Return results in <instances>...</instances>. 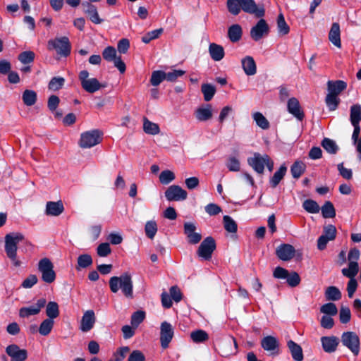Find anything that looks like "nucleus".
Listing matches in <instances>:
<instances>
[{
	"label": "nucleus",
	"mask_w": 361,
	"mask_h": 361,
	"mask_svg": "<svg viewBox=\"0 0 361 361\" xmlns=\"http://www.w3.org/2000/svg\"><path fill=\"white\" fill-rule=\"evenodd\" d=\"M269 27L264 19H260L250 30V37L255 41H259L264 35H267Z\"/></svg>",
	"instance_id": "2eb2a0df"
},
{
	"label": "nucleus",
	"mask_w": 361,
	"mask_h": 361,
	"mask_svg": "<svg viewBox=\"0 0 361 361\" xmlns=\"http://www.w3.org/2000/svg\"><path fill=\"white\" fill-rule=\"evenodd\" d=\"M96 322L95 314L93 310H87L81 319L80 329L83 332L90 331Z\"/></svg>",
	"instance_id": "6ab92c4d"
},
{
	"label": "nucleus",
	"mask_w": 361,
	"mask_h": 361,
	"mask_svg": "<svg viewBox=\"0 0 361 361\" xmlns=\"http://www.w3.org/2000/svg\"><path fill=\"white\" fill-rule=\"evenodd\" d=\"M79 79L82 87L89 93H94L100 90L102 87V84L97 78H89V73L86 70L80 72Z\"/></svg>",
	"instance_id": "6e6552de"
},
{
	"label": "nucleus",
	"mask_w": 361,
	"mask_h": 361,
	"mask_svg": "<svg viewBox=\"0 0 361 361\" xmlns=\"http://www.w3.org/2000/svg\"><path fill=\"white\" fill-rule=\"evenodd\" d=\"M130 353V348L128 346L119 348L114 354L115 361H121Z\"/></svg>",
	"instance_id": "69168bd1"
},
{
	"label": "nucleus",
	"mask_w": 361,
	"mask_h": 361,
	"mask_svg": "<svg viewBox=\"0 0 361 361\" xmlns=\"http://www.w3.org/2000/svg\"><path fill=\"white\" fill-rule=\"evenodd\" d=\"M46 314L47 318L54 320L59 315V307L57 302L54 301L49 302L46 305Z\"/></svg>",
	"instance_id": "72a5a7b5"
},
{
	"label": "nucleus",
	"mask_w": 361,
	"mask_h": 361,
	"mask_svg": "<svg viewBox=\"0 0 361 361\" xmlns=\"http://www.w3.org/2000/svg\"><path fill=\"white\" fill-rule=\"evenodd\" d=\"M164 80H166V73L161 71H156L152 73L150 82L153 86H157Z\"/></svg>",
	"instance_id": "5fc2aeb1"
},
{
	"label": "nucleus",
	"mask_w": 361,
	"mask_h": 361,
	"mask_svg": "<svg viewBox=\"0 0 361 361\" xmlns=\"http://www.w3.org/2000/svg\"><path fill=\"white\" fill-rule=\"evenodd\" d=\"M109 283L112 293H116L121 290L126 298H133V282L130 274L126 272L120 276H112Z\"/></svg>",
	"instance_id": "f03ea898"
},
{
	"label": "nucleus",
	"mask_w": 361,
	"mask_h": 361,
	"mask_svg": "<svg viewBox=\"0 0 361 361\" xmlns=\"http://www.w3.org/2000/svg\"><path fill=\"white\" fill-rule=\"evenodd\" d=\"M145 232L147 238L153 239L157 232V225L154 221H149L145 226Z\"/></svg>",
	"instance_id": "09e8293b"
},
{
	"label": "nucleus",
	"mask_w": 361,
	"mask_h": 361,
	"mask_svg": "<svg viewBox=\"0 0 361 361\" xmlns=\"http://www.w3.org/2000/svg\"><path fill=\"white\" fill-rule=\"evenodd\" d=\"M253 118L257 125L262 129H268L269 123L268 120L260 112H255L253 114Z\"/></svg>",
	"instance_id": "603ef678"
},
{
	"label": "nucleus",
	"mask_w": 361,
	"mask_h": 361,
	"mask_svg": "<svg viewBox=\"0 0 361 361\" xmlns=\"http://www.w3.org/2000/svg\"><path fill=\"white\" fill-rule=\"evenodd\" d=\"M321 342L323 350L328 353H334L336 350L339 344V339L336 336H322Z\"/></svg>",
	"instance_id": "412c9836"
},
{
	"label": "nucleus",
	"mask_w": 361,
	"mask_h": 361,
	"mask_svg": "<svg viewBox=\"0 0 361 361\" xmlns=\"http://www.w3.org/2000/svg\"><path fill=\"white\" fill-rule=\"evenodd\" d=\"M4 239V250L6 256L14 267H20L22 262L18 259L17 255L18 244L21 241H25L26 247H32V244L29 240H25L24 235L18 232L8 233L5 235Z\"/></svg>",
	"instance_id": "f257e3e1"
},
{
	"label": "nucleus",
	"mask_w": 361,
	"mask_h": 361,
	"mask_svg": "<svg viewBox=\"0 0 361 361\" xmlns=\"http://www.w3.org/2000/svg\"><path fill=\"white\" fill-rule=\"evenodd\" d=\"M241 10L249 14H252L257 18H262L265 14V10L262 5H257L254 0H240Z\"/></svg>",
	"instance_id": "9b49d317"
},
{
	"label": "nucleus",
	"mask_w": 361,
	"mask_h": 361,
	"mask_svg": "<svg viewBox=\"0 0 361 361\" xmlns=\"http://www.w3.org/2000/svg\"><path fill=\"white\" fill-rule=\"evenodd\" d=\"M54 320L49 318L45 319L39 325L38 329L39 334L44 336L49 335L51 333L54 327Z\"/></svg>",
	"instance_id": "c9c22d12"
},
{
	"label": "nucleus",
	"mask_w": 361,
	"mask_h": 361,
	"mask_svg": "<svg viewBox=\"0 0 361 361\" xmlns=\"http://www.w3.org/2000/svg\"><path fill=\"white\" fill-rule=\"evenodd\" d=\"M226 6L229 13L233 16L238 15L241 11L240 0H226Z\"/></svg>",
	"instance_id": "79ce46f5"
},
{
	"label": "nucleus",
	"mask_w": 361,
	"mask_h": 361,
	"mask_svg": "<svg viewBox=\"0 0 361 361\" xmlns=\"http://www.w3.org/2000/svg\"><path fill=\"white\" fill-rule=\"evenodd\" d=\"M288 111L290 114H293L298 120L302 121L305 116L303 111L301 110V107L299 101L295 97H292L288 101Z\"/></svg>",
	"instance_id": "5701e85b"
},
{
	"label": "nucleus",
	"mask_w": 361,
	"mask_h": 361,
	"mask_svg": "<svg viewBox=\"0 0 361 361\" xmlns=\"http://www.w3.org/2000/svg\"><path fill=\"white\" fill-rule=\"evenodd\" d=\"M286 279L288 286L290 287H296L300 284L301 281L299 274L295 271H293L290 274L289 273Z\"/></svg>",
	"instance_id": "e2e57ef3"
},
{
	"label": "nucleus",
	"mask_w": 361,
	"mask_h": 361,
	"mask_svg": "<svg viewBox=\"0 0 361 361\" xmlns=\"http://www.w3.org/2000/svg\"><path fill=\"white\" fill-rule=\"evenodd\" d=\"M22 99L26 106H32L37 100V94L35 91L26 90L23 92Z\"/></svg>",
	"instance_id": "ea45409f"
},
{
	"label": "nucleus",
	"mask_w": 361,
	"mask_h": 361,
	"mask_svg": "<svg viewBox=\"0 0 361 361\" xmlns=\"http://www.w3.org/2000/svg\"><path fill=\"white\" fill-rule=\"evenodd\" d=\"M143 130L145 133L149 135H157L160 132L158 124L151 122L147 118L143 119Z\"/></svg>",
	"instance_id": "f704fd0d"
},
{
	"label": "nucleus",
	"mask_w": 361,
	"mask_h": 361,
	"mask_svg": "<svg viewBox=\"0 0 361 361\" xmlns=\"http://www.w3.org/2000/svg\"><path fill=\"white\" fill-rule=\"evenodd\" d=\"M102 56L104 60L113 62L116 68L121 73L126 71V64L121 59L120 55H118L117 50L112 46H108L102 51Z\"/></svg>",
	"instance_id": "39448f33"
},
{
	"label": "nucleus",
	"mask_w": 361,
	"mask_h": 361,
	"mask_svg": "<svg viewBox=\"0 0 361 361\" xmlns=\"http://www.w3.org/2000/svg\"><path fill=\"white\" fill-rule=\"evenodd\" d=\"M209 53L211 58L215 61H221L225 55L224 47L216 43H211L209 44Z\"/></svg>",
	"instance_id": "c85d7f7f"
},
{
	"label": "nucleus",
	"mask_w": 361,
	"mask_h": 361,
	"mask_svg": "<svg viewBox=\"0 0 361 361\" xmlns=\"http://www.w3.org/2000/svg\"><path fill=\"white\" fill-rule=\"evenodd\" d=\"M130 47V42L126 38H123L118 42L117 50L119 54H125L127 53Z\"/></svg>",
	"instance_id": "774afa93"
},
{
	"label": "nucleus",
	"mask_w": 361,
	"mask_h": 361,
	"mask_svg": "<svg viewBox=\"0 0 361 361\" xmlns=\"http://www.w3.org/2000/svg\"><path fill=\"white\" fill-rule=\"evenodd\" d=\"M305 164L301 161H296L290 168V172L294 178H299L305 171Z\"/></svg>",
	"instance_id": "e433bc0d"
},
{
	"label": "nucleus",
	"mask_w": 361,
	"mask_h": 361,
	"mask_svg": "<svg viewBox=\"0 0 361 361\" xmlns=\"http://www.w3.org/2000/svg\"><path fill=\"white\" fill-rule=\"evenodd\" d=\"M340 322L342 324H347L351 318L350 310L347 307H342L339 312Z\"/></svg>",
	"instance_id": "0e129e2a"
},
{
	"label": "nucleus",
	"mask_w": 361,
	"mask_h": 361,
	"mask_svg": "<svg viewBox=\"0 0 361 361\" xmlns=\"http://www.w3.org/2000/svg\"><path fill=\"white\" fill-rule=\"evenodd\" d=\"M194 114L199 121L203 122L210 120L213 116L212 105L207 104L204 106H200L195 110Z\"/></svg>",
	"instance_id": "4be33fe9"
},
{
	"label": "nucleus",
	"mask_w": 361,
	"mask_h": 361,
	"mask_svg": "<svg viewBox=\"0 0 361 361\" xmlns=\"http://www.w3.org/2000/svg\"><path fill=\"white\" fill-rule=\"evenodd\" d=\"M326 104L329 111H334L336 109L339 104V99L337 97V96L328 93L326 97Z\"/></svg>",
	"instance_id": "bf43d9fd"
},
{
	"label": "nucleus",
	"mask_w": 361,
	"mask_h": 361,
	"mask_svg": "<svg viewBox=\"0 0 361 361\" xmlns=\"http://www.w3.org/2000/svg\"><path fill=\"white\" fill-rule=\"evenodd\" d=\"M6 353L11 357V361H25L27 357V351L20 349L16 344L8 345L6 348Z\"/></svg>",
	"instance_id": "dca6fc26"
},
{
	"label": "nucleus",
	"mask_w": 361,
	"mask_h": 361,
	"mask_svg": "<svg viewBox=\"0 0 361 361\" xmlns=\"http://www.w3.org/2000/svg\"><path fill=\"white\" fill-rule=\"evenodd\" d=\"M329 94L337 96L347 87V84L343 80H329L327 83Z\"/></svg>",
	"instance_id": "a878e982"
},
{
	"label": "nucleus",
	"mask_w": 361,
	"mask_h": 361,
	"mask_svg": "<svg viewBox=\"0 0 361 361\" xmlns=\"http://www.w3.org/2000/svg\"><path fill=\"white\" fill-rule=\"evenodd\" d=\"M35 54L32 51H25L20 53L18 56V60L23 64H27L34 61Z\"/></svg>",
	"instance_id": "052dcab7"
},
{
	"label": "nucleus",
	"mask_w": 361,
	"mask_h": 361,
	"mask_svg": "<svg viewBox=\"0 0 361 361\" xmlns=\"http://www.w3.org/2000/svg\"><path fill=\"white\" fill-rule=\"evenodd\" d=\"M236 349L237 343L235 339L233 337L229 338L222 343L221 355L224 357H227L231 354L235 353Z\"/></svg>",
	"instance_id": "393cba45"
},
{
	"label": "nucleus",
	"mask_w": 361,
	"mask_h": 361,
	"mask_svg": "<svg viewBox=\"0 0 361 361\" xmlns=\"http://www.w3.org/2000/svg\"><path fill=\"white\" fill-rule=\"evenodd\" d=\"M322 146L329 153L335 154L338 150V147L333 140L324 138L322 142Z\"/></svg>",
	"instance_id": "37998d69"
},
{
	"label": "nucleus",
	"mask_w": 361,
	"mask_h": 361,
	"mask_svg": "<svg viewBox=\"0 0 361 361\" xmlns=\"http://www.w3.org/2000/svg\"><path fill=\"white\" fill-rule=\"evenodd\" d=\"M341 271L343 276L349 279H355L359 271V264L358 263H348V267L343 268Z\"/></svg>",
	"instance_id": "a19ab883"
},
{
	"label": "nucleus",
	"mask_w": 361,
	"mask_h": 361,
	"mask_svg": "<svg viewBox=\"0 0 361 361\" xmlns=\"http://www.w3.org/2000/svg\"><path fill=\"white\" fill-rule=\"evenodd\" d=\"M65 79L62 77H54L49 82L48 87L50 90L57 91L64 85Z\"/></svg>",
	"instance_id": "3c124183"
},
{
	"label": "nucleus",
	"mask_w": 361,
	"mask_h": 361,
	"mask_svg": "<svg viewBox=\"0 0 361 361\" xmlns=\"http://www.w3.org/2000/svg\"><path fill=\"white\" fill-rule=\"evenodd\" d=\"M173 334L174 330L172 325L167 322H163L160 326V343L164 349L169 347Z\"/></svg>",
	"instance_id": "f8f14e48"
},
{
	"label": "nucleus",
	"mask_w": 361,
	"mask_h": 361,
	"mask_svg": "<svg viewBox=\"0 0 361 361\" xmlns=\"http://www.w3.org/2000/svg\"><path fill=\"white\" fill-rule=\"evenodd\" d=\"M163 29L159 28L156 29L154 30L148 32L147 33L145 34L142 38L141 40L145 44L149 43L152 40L156 39L159 37V36L163 33Z\"/></svg>",
	"instance_id": "c03bdc74"
},
{
	"label": "nucleus",
	"mask_w": 361,
	"mask_h": 361,
	"mask_svg": "<svg viewBox=\"0 0 361 361\" xmlns=\"http://www.w3.org/2000/svg\"><path fill=\"white\" fill-rule=\"evenodd\" d=\"M287 345L294 360L302 361L303 360L304 356L300 345L292 340L287 342Z\"/></svg>",
	"instance_id": "cd10ccee"
},
{
	"label": "nucleus",
	"mask_w": 361,
	"mask_h": 361,
	"mask_svg": "<svg viewBox=\"0 0 361 361\" xmlns=\"http://www.w3.org/2000/svg\"><path fill=\"white\" fill-rule=\"evenodd\" d=\"M71 44L66 37L56 38L48 42V49H55L58 54L67 56L71 53Z\"/></svg>",
	"instance_id": "0eeeda50"
},
{
	"label": "nucleus",
	"mask_w": 361,
	"mask_h": 361,
	"mask_svg": "<svg viewBox=\"0 0 361 361\" xmlns=\"http://www.w3.org/2000/svg\"><path fill=\"white\" fill-rule=\"evenodd\" d=\"M201 90L204 95V99L206 102L210 101L216 92V89L214 86L210 84H203L201 87Z\"/></svg>",
	"instance_id": "49530a36"
},
{
	"label": "nucleus",
	"mask_w": 361,
	"mask_h": 361,
	"mask_svg": "<svg viewBox=\"0 0 361 361\" xmlns=\"http://www.w3.org/2000/svg\"><path fill=\"white\" fill-rule=\"evenodd\" d=\"M190 338L194 343H199L207 341L209 339V335L205 331L198 329L190 333Z\"/></svg>",
	"instance_id": "58836bf2"
},
{
	"label": "nucleus",
	"mask_w": 361,
	"mask_h": 361,
	"mask_svg": "<svg viewBox=\"0 0 361 361\" xmlns=\"http://www.w3.org/2000/svg\"><path fill=\"white\" fill-rule=\"evenodd\" d=\"M277 26L279 32L282 35H287L290 31L289 26L286 23L284 16L282 13H280L278 16Z\"/></svg>",
	"instance_id": "6e6d98bb"
},
{
	"label": "nucleus",
	"mask_w": 361,
	"mask_h": 361,
	"mask_svg": "<svg viewBox=\"0 0 361 361\" xmlns=\"http://www.w3.org/2000/svg\"><path fill=\"white\" fill-rule=\"evenodd\" d=\"M269 160V155L255 152L253 156L247 159L248 164L259 174L264 171L265 164Z\"/></svg>",
	"instance_id": "9d476101"
},
{
	"label": "nucleus",
	"mask_w": 361,
	"mask_h": 361,
	"mask_svg": "<svg viewBox=\"0 0 361 361\" xmlns=\"http://www.w3.org/2000/svg\"><path fill=\"white\" fill-rule=\"evenodd\" d=\"M243 35V30L240 25L233 24L228 29V37L231 42L235 43L240 40Z\"/></svg>",
	"instance_id": "c756f323"
},
{
	"label": "nucleus",
	"mask_w": 361,
	"mask_h": 361,
	"mask_svg": "<svg viewBox=\"0 0 361 361\" xmlns=\"http://www.w3.org/2000/svg\"><path fill=\"white\" fill-rule=\"evenodd\" d=\"M320 312L327 315L334 316L338 312V309L334 303L329 302L320 307Z\"/></svg>",
	"instance_id": "13d9d810"
},
{
	"label": "nucleus",
	"mask_w": 361,
	"mask_h": 361,
	"mask_svg": "<svg viewBox=\"0 0 361 361\" xmlns=\"http://www.w3.org/2000/svg\"><path fill=\"white\" fill-rule=\"evenodd\" d=\"M302 207L305 211L311 214H317L319 212V204L312 200H306L302 203Z\"/></svg>",
	"instance_id": "de8ad7c7"
},
{
	"label": "nucleus",
	"mask_w": 361,
	"mask_h": 361,
	"mask_svg": "<svg viewBox=\"0 0 361 361\" xmlns=\"http://www.w3.org/2000/svg\"><path fill=\"white\" fill-rule=\"evenodd\" d=\"M165 197L169 201H182L187 198L188 193L179 185H172L165 191Z\"/></svg>",
	"instance_id": "4468645a"
},
{
	"label": "nucleus",
	"mask_w": 361,
	"mask_h": 361,
	"mask_svg": "<svg viewBox=\"0 0 361 361\" xmlns=\"http://www.w3.org/2000/svg\"><path fill=\"white\" fill-rule=\"evenodd\" d=\"M83 11L88 16L90 20L94 24H100L103 20L99 18L97 7L90 2H82Z\"/></svg>",
	"instance_id": "aec40b11"
},
{
	"label": "nucleus",
	"mask_w": 361,
	"mask_h": 361,
	"mask_svg": "<svg viewBox=\"0 0 361 361\" xmlns=\"http://www.w3.org/2000/svg\"><path fill=\"white\" fill-rule=\"evenodd\" d=\"M261 345L264 350L270 352L271 355L279 354V343L276 338L272 336H265L261 341Z\"/></svg>",
	"instance_id": "a211bd4d"
},
{
	"label": "nucleus",
	"mask_w": 361,
	"mask_h": 361,
	"mask_svg": "<svg viewBox=\"0 0 361 361\" xmlns=\"http://www.w3.org/2000/svg\"><path fill=\"white\" fill-rule=\"evenodd\" d=\"M216 249V243L212 237H207L200 244L197 250V255L205 260L212 258L213 252Z\"/></svg>",
	"instance_id": "1a4fd4ad"
},
{
	"label": "nucleus",
	"mask_w": 361,
	"mask_h": 361,
	"mask_svg": "<svg viewBox=\"0 0 361 361\" xmlns=\"http://www.w3.org/2000/svg\"><path fill=\"white\" fill-rule=\"evenodd\" d=\"M226 166L230 171H239L240 169L239 160L233 157H231L228 159Z\"/></svg>",
	"instance_id": "338daca9"
},
{
	"label": "nucleus",
	"mask_w": 361,
	"mask_h": 361,
	"mask_svg": "<svg viewBox=\"0 0 361 361\" xmlns=\"http://www.w3.org/2000/svg\"><path fill=\"white\" fill-rule=\"evenodd\" d=\"M92 264V257L88 254H83L78 258L77 269L80 268H87Z\"/></svg>",
	"instance_id": "864d4df0"
},
{
	"label": "nucleus",
	"mask_w": 361,
	"mask_h": 361,
	"mask_svg": "<svg viewBox=\"0 0 361 361\" xmlns=\"http://www.w3.org/2000/svg\"><path fill=\"white\" fill-rule=\"evenodd\" d=\"M102 140V133L98 130L86 131L81 134L79 145L82 148H90Z\"/></svg>",
	"instance_id": "423d86ee"
},
{
	"label": "nucleus",
	"mask_w": 361,
	"mask_h": 361,
	"mask_svg": "<svg viewBox=\"0 0 361 361\" xmlns=\"http://www.w3.org/2000/svg\"><path fill=\"white\" fill-rule=\"evenodd\" d=\"M340 25L334 23L329 33V39L337 47H341Z\"/></svg>",
	"instance_id": "bb28decb"
},
{
	"label": "nucleus",
	"mask_w": 361,
	"mask_h": 361,
	"mask_svg": "<svg viewBox=\"0 0 361 361\" xmlns=\"http://www.w3.org/2000/svg\"><path fill=\"white\" fill-rule=\"evenodd\" d=\"M325 297L327 300L337 301L341 298V293L336 286H329L325 290Z\"/></svg>",
	"instance_id": "4c0bfd02"
},
{
	"label": "nucleus",
	"mask_w": 361,
	"mask_h": 361,
	"mask_svg": "<svg viewBox=\"0 0 361 361\" xmlns=\"http://www.w3.org/2000/svg\"><path fill=\"white\" fill-rule=\"evenodd\" d=\"M350 120L353 126H360L361 121V106L354 104L350 107Z\"/></svg>",
	"instance_id": "473e14b6"
},
{
	"label": "nucleus",
	"mask_w": 361,
	"mask_h": 361,
	"mask_svg": "<svg viewBox=\"0 0 361 361\" xmlns=\"http://www.w3.org/2000/svg\"><path fill=\"white\" fill-rule=\"evenodd\" d=\"M242 66L247 75H253L256 73L257 67L255 60L252 56H246L242 60Z\"/></svg>",
	"instance_id": "7c9ffc66"
},
{
	"label": "nucleus",
	"mask_w": 361,
	"mask_h": 361,
	"mask_svg": "<svg viewBox=\"0 0 361 361\" xmlns=\"http://www.w3.org/2000/svg\"><path fill=\"white\" fill-rule=\"evenodd\" d=\"M341 342L355 356L358 355L360 350V340L357 334L353 331L343 332L341 335Z\"/></svg>",
	"instance_id": "20e7f679"
},
{
	"label": "nucleus",
	"mask_w": 361,
	"mask_h": 361,
	"mask_svg": "<svg viewBox=\"0 0 361 361\" xmlns=\"http://www.w3.org/2000/svg\"><path fill=\"white\" fill-rule=\"evenodd\" d=\"M329 240H334L336 236V228L334 225L329 224L324 228L322 234Z\"/></svg>",
	"instance_id": "680f3d73"
},
{
	"label": "nucleus",
	"mask_w": 361,
	"mask_h": 361,
	"mask_svg": "<svg viewBox=\"0 0 361 361\" xmlns=\"http://www.w3.org/2000/svg\"><path fill=\"white\" fill-rule=\"evenodd\" d=\"M224 228L229 233H235L238 226L235 221L229 216H224L223 218Z\"/></svg>",
	"instance_id": "8fccbe9b"
},
{
	"label": "nucleus",
	"mask_w": 361,
	"mask_h": 361,
	"mask_svg": "<svg viewBox=\"0 0 361 361\" xmlns=\"http://www.w3.org/2000/svg\"><path fill=\"white\" fill-rule=\"evenodd\" d=\"M287 171V167L283 164L281 165L278 171H276L274 176L270 179V185L272 188H276L281 180L283 178Z\"/></svg>",
	"instance_id": "2f4dec72"
},
{
	"label": "nucleus",
	"mask_w": 361,
	"mask_h": 361,
	"mask_svg": "<svg viewBox=\"0 0 361 361\" xmlns=\"http://www.w3.org/2000/svg\"><path fill=\"white\" fill-rule=\"evenodd\" d=\"M38 270L42 274V279L47 283H51L56 279V273L54 270V264L47 257L39 260Z\"/></svg>",
	"instance_id": "7ed1b4c3"
},
{
	"label": "nucleus",
	"mask_w": 361,
	"mask_h": 361,
	"mask_svg": "<svg viewBox=\"0 0 361 361\" xmlns=\"http://www.w3.org/2000/svg\"><path fill=\"white\" fill-rule=\"evenodd\" d=\"M46 303L45 298H40L32 305L21 307L19 310V316L22 318H27L32 315H37L45 307Z\"/></svg>",
	"instance_id": "ddd939ff"
},
{
	"label": "nucleus",
	"mask_w": 361,
	"mask_h": 361,
	"mask_svg": "<svg viewBox=\"0 0 361 361\" xmlns=\"http://www.w3.org/2000/svg\"><path fill=\"white\" fill-rule=\"evenodd\" d=\"M322 214L324 218H333L336 216V211L333 204L326 201L322 207Z\"/></svg>",
	"instance_id": "a18cd8bd"
},
{
	"label": "nucleus",
	"mask_w": 361,
	"mask_h": 361,
	"mask_svg": "<svg viewBox=\"0 0 361 361\" xmlns=\"http://www.w3.org/2000/svg\"><path fill=\"white\" fill-rule=\"evenodd\" d=\"M64 211V207L61 201L47 202L46 204L45 214L47 216H58Z\"/></svg>",
	"instance_id": "b1692460"
},
{
	"label": "nucleus",
	"mask_w": 361,
	"mask_h": 361,
	"mask_svg": "<svg viewBox=\"0 0 361 361\" xmlns=\"http://www.w3.org/2000/svg\"><path fill=\"white\" fill-rule=\"evenodd\" d=\"M295 254L294 247L290 244L280 245L276 250V256L283 261H289L293 258Z\"/></svg>",
	"instance_id": "f3484780"
},
{
	"label": "nucleus",
	"mask_w": 361,
	"mask_h": 361,
	"mask_svg": "<svg viewBox=\"0 0 361 361\" xmlns=\"http://www.w3.org/2000/svg\"><path fill=\"white\" fill-rule=\"evenodd\" d=\"M175 174L170 170H164L159 175L161 183L167 185L175 179Z\"/></svg>",
	"instance_id": "4d7b16f0"
}]
</instances>
